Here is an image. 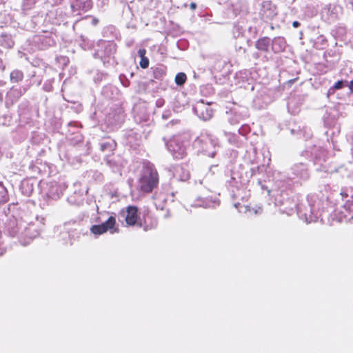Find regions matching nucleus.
<instances>
[{
    "mask_svg": "<svg viewBox=\"0 0 353 353\" xmlns=\"http://www.w3.org/2000/svg\"><path fill=\"white\" fill-rule=\"evenodd\" d=\"M220 204V201L216 196H199L194 201V203L191 204L192 207H201L203 208H215Z\"/></svg>",
    "mask_w": 353,
    "mask_h": 353,
    "instance_id": "nucleus-14",
    "label": "nucleus"
},
{
    "mask_svg": "<svg viewBox=\"0 0 353 353\" xmlns=\"http://www.w3.org/2000/svg\"><path fill=\"white\" fill-rule=\"evenodd\" d=\"M39 235V232L33 228L32 225L28 227L23 224L22 230L19 235V241L20 243L26 246L30 243L31 241Z\"/></svg>",
    "mask_w": 353,
    "mask_h": 353,
    "instance_id": "nucleus-11",
    "label": "nucleus"
},
{
    "mask_svg": "<svg viewBox=\"0 0 353 353\" xmlns=\"http://www.w3.org/2000/svg\"><path fill=\"white\" fill-rule=\"evenodd\" d=\"M158 174L154 165L150 162L143 164L139 186L142 192L149 193L158 184Z\"/></svg>",
    "mask_w": 353,
    "mask_h": 353,
    "instance_id": "nucleus-7",
    "label": "nucleus"
},
{
    "mask_svg": "<svg viewBox=\"0 0 353 353\" xmlns=\"http://www.w3.org/2000/svg\"><path fill=\"white\" fill-rule=\"evenodd\" d=\"M301 25V23L298 21H294L293 23H292V26L295 28L299 27Z\"/></svg>",
    "mask_w": 353,
    "mask_h": 353,
    "instance_id": "nucleus-53",
    "label": "nucleus"
},
{
    "mask_svg": "<svg viewBox=\"0 0 353 353\" xmlns=\"http://www.w3.org/2000/svg\"><path fill=\"white\" fill-rule=\"evenodd\" d=\"M91 8L90 0H74L71 4L73 12L76 11H87Z\"/></svg>",
    "mask_w": 353,
    "mask_h": 353,
    "instance_id": "nucleus-23",
    "label": "nucleus"
},
{
    "mask_svg": "<svg viewBox=\"0 0 353 353\" xmlns=\"http://www.w3.org/2000/svg\"><path fill=\"white\" fill-rule=\"evenodd\" d=\"M66 186L64 183H59L57 181H50L48 183L46 196L52 200H57L63 194Z\"/></svg>",
    "mask_w": 353,
    "mask_h": 353,
    "instance_id": "nucleus-10",
    "label": "nucleus"
},
{
    "mask_svg": "<svg viewBox=\"0 0 353 353\" xmlns=\"http://www.w3.org/2000/svg\"><path fill=\"white\" fill-rule=\"evenodd\" d=\"M270 102V99L266 96L262 94L256 97L254 100L255 105H259V108H264Z\"/></svg>",
    "mask_w": 353,
    "mask_h": 353,
    "instance_id": "nucleus-29",
    "label": "nucleus"
},
{
    "mask_svg": "<svg viewBox=\"0 0 353 353\" xmlns=\"http://www.w3.org/2000/svg\"><path fill=\"white\" fill-rule=\"evenodd\" d=\"M23 225V224L22 223L19 224L18 221L14 218L10 219L6 223V232L12 237L17 236L19 238V235L20 232L22 230Z\"/></svg>",
    "mask_w": 353,
    "mask_h": 353,
    "instance_id": "nucleus-18",
    "label": "nucleus"
},
{
    "mask_svg": "<svg viewBox=\"0 0 353 353\" xmlns=\"http://www.w3.org/2000/svg\"><path fill=\"white\" fill-rule=\"evenodd\" d=\"M260 14L264 19L271 20L277 14L276 7L270 1H265L262 4Z\"/></svg>",
    "mask_w": 353,
    "mask_h": 353,
    "instance_id": "nucleus-17",
    "label": "nucleus"
},
{
    "mask_svg": "<svg viewBox=\"0 0 353 353\" xmlns=\"http://www.w3.org/2000/svg\"><path fill=\"white\" fill-rule=\"evenodd\" d=\"M264 172H267V168L263 165L251 168L249 170L239 165L231 170L230 178L226 181V184L228 188L238 190L241 185L248 183L253 176Z\"/></svg>",
    "mask_w": 353,
    "mask_h": 353,
    "instance_id": "nucleus-2",
    "label": "nucleus"
},
{
    "mask_svg": "<svg viewBox=\"0 0 353 353\" xmlns=\"http://www.w3.org/2000/svg\"><path fill=\"white\" fill-rule=\"evenodd\" d=\"M35 74H36V72H33V74H32V77H34V76H35Z\"/></svg>",
    "mask_w": 353,
    "mask_h": 353,
    "instance_id": "nucleus-63",
    "label": "nucleus"
},
{
    "mask_svg": "<svg viewBox=\"0 0 353 353\" xmlns=\"http://www.w3.org/2000/svg\"><path fill=\"white\" fill-rule=\"evenodd\" d=\"M116 219L113 216H110L108 219L99 224L92 225L90 230L94 236H98L106 232L109 231L110 234L118 232V229L115 228Z\"/></svg>",
    "mask_w": 353,
    "mask_h": 353,
    "instance_id": "nucleus-8",
    "label": "nucleus"
},
{
    "mask_svg": "<svg viewBox=\"0 0 353 353\" xmlns=\"http://www.w3.org/2000/svg\"><path fill=\"white\" fill-rule=\"evenodd\" d=\"M125 120L124 112L121 108L111 110L106 116V122L112 127H117Z\"/></svg>",
    "mask_w": 353,
    "mask_h": 353,
    "instance_id": "nucleus-13",
    "label": "nucleus"
},
{
    "mask_svg": "<svg viewBox=\"0 0 353 353\" xmlns=\"http://www.w3.org/2000/svg\"><path fill=\"white\" fill-rule=\"evenodd\" d=\"M344 172H346L345 168L344 166H340L337 169L332 171V173L333 174L334 172H339L343 174Z\"/></svg>",
    "mask_w": 353,
    "mask_h": 353,
    "instance_id": "nucleus-46",
    "label": "nucleus"
},
{
    "mask_svg": "<svg viewBox=\"0 0 353 353\" xmlns=\"http://www.w3.org/2000/svg\"><path fill=\"white\" fill-rule=\"evenodd\" d=\"M291 188H276L274 185L272 190H268V194L273 193L274 203L279 207L281 212L288 215L292 214L294 210L297 211L298 203L294 199L290 196L288 190Z\"/></svg>",
    "mask_w": 353,
    "mask_h": 353,
    "instance_id": "nucleus-5",
    "label": "nucleus"
},
{
    "mask_svg": "<svg viewBox=\"0 0 353 353\" xmlns=\"http://www.w3.org/2000/svg\"><path fill=\"white\" fill-rule=\"evenodd\" d=\"M272 48L271 51L274 54L283 52L287 46L285 39L283 37H276L271 39Z\"/></svg>",
    "mask_w": 353,
    "mask_h": 353,
    "instance_id": "nucleus-19",
    "label": "nucleus"
},
{
    "mask_svg": "<svg viewBox=\"0 0 353 353\" xmlns=\"http://www.w3.org/2000/svg\"><path fill=\"white\" fill-rule=\"evenodd\" d=\"M343 208L345 217L347 218L350 221L353 220V201H347Z\"/></svg>",
    "mask_w": 353,
    "mask_h": 353,
    "instance_id": "nucleus-27",
    "label": "nucleus"
},
{
    "mask_svg": "<svg viewBox=\"0 0 353 353\" xmlns=\"http://www.w3.org/2000/svg\"><path fill=\"white\" fill-rule=\"evenodd\" d=\"M43 89L46 92H51V91H52L53 87H52V81L51 80L46 81L43 83Z\"/></svg>",
    "mask_w": 353,
    "mask_h": 353,
    "instance_id": "nucleus-41",
    "label": "nucleus"
},
{
    "mask_svg": "<svg viewBox=\"0 0 353 353\" xmlns=\"http://www.w3.org/2000/svg\"><path fill=\"white\" fill-rule=\"evenodd\" d=\"M20 189L23 194L30 196L33 192V185L29 180H24L21 181Z\"/></svg>",
    "mask_w": 353,
    "mask_h": 353,
    "instance_id": "nucleus-26",
    "label": "nucleus"
},
{
    "mask_svg": "<svg viewBox=\"0 0 353 353\" xmlns=\"http://www.w3.org/2000/svg\"><path fill=\"white\" fill-rule=\"evenodd\" d=\"M104 160L108 165H111V161L108 159V157H106Z\"/></svg>",
    "mask_w": 353,
    "mask_h": 353,
    "instance_id": "nucleus-57",
    "label": "nucleus"
},
{
    "mask_svg": "<svg viewBox=\"0 0 353 353\" xmlns=\"http://www.w3.org/2000/svg\"><path fill=\"white\" fill-rule=\"evenodd\" d=\"M216 166L217 165H211L210 169L212 170V168H216Z\"/></svg>",
    "mask_w": 353,
    "mask_h": 353,
    "instance_id": "nucleus-60",
    "label": "nucleus"
},
{
    "mask_svg": "<svg viewBox=\"0 0 353 353\" xmlns=\"http://www.w3.org/2000/svg\"><path fill=\"white\" fill-rule=\"evenodd\" d=\"M1 45L5 48H10L14 46V41L10 35L1 34V39L0 40Z\"/></svg>",
    "mask_w": 353,
    "mask_h": 353,
    "instance_id": "nucleus-32",
    "label": "nucleus"
},
{
    "mask_svg": "<svg viewBox=\"0 0 353 353\" xmlns=\"http://www.w3.org/2000/svg\"><path fill=\"white\" fill-rule=\"evenodd\" d=\"M193 110L197 116L203 121H208L212 117L213 111L210 107V103H204L203 100L197 102Z\"/></svg>",
    "mask_w": 353,
    "mask_h": 353,
    "instance_id": "nucleus-12",
    "label": "nucleus"
},
{
    "mask_svg": "<svg viewBox=\"0 0 353 353\" xmlns=\"http://www.w3.org/2000/svg\"><path fill=\"white\" fill-rule=\"evenodd\" d=\"M190 9L192 10H195L196 8V4L194 2H192L190 4Z\"/></svg>",
    "mask_w": 353,
    "mask_h": 353,
    "instance_id": "nucleus-55",
    "label": "nucleus"
},
{
    "mask_svg": "<svg viewBox=\"0 0 353 353\" xmlns=\"http://www.w3.org/2000/svg\"><path fill=\"white\" fill-rule=\"evenodd\" d=\"M348 81L347 80H339L337 82H336L333 86H332L329 90V94H332L336 90H340L344 88L345 86H347Z\"/></svg>",
    "mask_w": 353,
    "mask_h": 353,
    "instance_id": "nucleus-34",
    "label": "nucleus"
},
{
    "mask_svg": "<svg viewBox=\"0 0 353 353\" xmlns=\"http://www.w3.org/2000/svg\"><path fill=\"white\" fill-rule=\"evenodd\" d=\"M306 131V129L304 128V129H300V128H299V129L296 130V129H291V133L292 134H303V132H305Z\"/></svg>",
    "mask_w": 353,
    "mask_h": 353,
    "instance_id": "nucleus-44",
    "label": "nucleus"
},
{
    "mask_svg": "<svg viewBox=\"0 0 353 353\" xmlns=\"http://www.w3.org/2000/svg\"><path fill=\"white\" fill-rule=\"evenodd\" d=\"M340 196L341 197V200L346 199L348 197V194L346 192L345 190L342 189L341 192L339 193Z\"/></svg>",
    "mask_w": 353,
    "mask_h": 353,
    "instance_id": "nucleus-48",
    "label": "nucleus"
},
{
    "mask_svg": "<svg viewBox=\"0 0 353 353\" xmlns=\"http://www.w3.org/2000/svg\"><path fill=\"white\" fill-rule=\"evenodd\" d=\"M350 92L352 93H353V79L352 81H350V82H348V85H347Z\"/></svg>",
    "mask_w": 353,
    "mask_h": 353,
    "instance_id": "nucleus-51",
    "label": "nucleus"
},
{
    "mask_svg": "<svg viewBox=\"0 0 353 353\" xmlns=\"http://www.w3.org/2000/svg\"><path fill=\"white\" fill-rule=\"evenodd\" d=\"M193 145L199 153L209 157H214L220 146L218 139L208 131H203L194 141Z\"/></svg>",
    "mask_w": 353,
    "mask_h": 353,
    "instance_id": "nucleus-4",
    "label": "nucleus"
},
{
    "mask_svg": "<svg viewBox=\"0 0 353 353\" xmlns=\"http://www.w3.org/2000/svg\"><path fill=\"white\" fill-rule=\"evenodd\" d=\"M8 194L6 187L0 183V205L4 204L8 201Z\"/></svg>",
    "mask_w": 353,
    "mask_h": 353,
    "instance_id": "nucleus-36",
    "label": "nucleus"
},
{
    "mask_svg": "<svg viewBox=\"0 0 353 353\" xmlns=\"http://www.w3.org/2000/svg\"><path fill=\"white\" fill-rule=\"evenodd\" d=\"M79 45L83 50L91 49L93 47V42L85 37L81 35Z\"/></svg>",
    "mask_w": 353,
    "mask_h": 353,
    "instance_id": "nucleus-35",
    "label": "nucleus"
},
{
    "mask_svg": "<svg viewBox=\"0 0 353 353\" xmlns=\"http://www.w3.org/2000/svg\"><path fill=\"white\" fill-rule=\"evenodd\" d=\"M90 23L93 26H97L98 24V23H99V20L96 17H91V22Z\"/></svg>",
    "mask_w": 353,
    "mask_h": 353,
    "instance_id": "nucleus-49",
    "label": "nucleus"
},
{
    "mask_svg": "<svg viewBox=\"0 0 353 353\" xmlns=\"http://www.w3.org/2000/svg\"><path fill=\"white\" fill-rule=\"evenodd\" d=\"M30 85L19 88L12 86L7 92V101H10L11 103L17 102L28 91Z\"/></svg>",
    "mask_w": 353,
    "mask_h": 353,
    "instance_id": "nucleus-15",
    "label": "nucleus"
},
{
    "mask_svg": "<svg viewBox=\"0 0 353 353\" xmlns=\"http://www.w3.org/2000/svg\"><path fill=\"white\" fill-rule=\"evenodd\" d=\"M255 48L260 52H264V59L268 60V54L271 51L272 41L271 39L268 37H263L256 41L254 44Z\"/></svg>",
    "mask_w": 353,
    "mask_h": 353,
    "instance_id": "nucleus-16",
    "label": "nucleus"
},
{
    "mask_svg": "<svg viewBox=\"0 0 353 353\" xmlns=\"http://www.w3.org/2000/svg\"><path fill=\"white\" fill-rule=\"evenodd\" d=\"M67 201L69 203L72 205H79L81 199V198L76 199L75 195H71L68 197Z\"/></svg>",
    "mask_w": 353,
    "mask_h": 353,
    "instance_id": "nucleus-40",
    "label": "nucleus"
},
{
    "mask_svg": "<svg viewBox=\"0 0 353 353\" xmlns=\"http://www.w3.org/2000/svg\"><path fill=\"white\" fill-rule=\"evenodd\" d=\"M157 105H158L159 106V105H161V102L157 101Z\"/></svg>",
    "mask_w": 353,
    "mask_h": 353,
    "instance_id": "nucleus-62",
    "label": "nucleus"
},
{
    "mask_svg": "<svg viewBox=\"0 0 353 353\" xmlns=\"http://www.w3.org/2000/svg\"><path fill=\"white\" fill-rule=\"evenodd\" d=\"M320 201L316 195L307 196L305 203H299L297 214L305 223L316 221L320 216Z\"/></svg>",
    "mask_w": 353,
    "mask_h": 353,
    "instance_id": "nucleus-3",
    "label": "nucleus"
},
{
    "mask_svg": "<svg viewBox=\"0 0 353 353\" xmlns=\"http://www.w3.org/2000/svg\"><path fill=\"white\" fill-rule=\"evenodd\" d=\"M305 155H310L312 160L315 164H322V162L325 161L326 151L321 146L314 145L312 146H307L305 151L303 152ZM304 155V154H303Z\"/></svg>",
    "mask_w": 353,
    "mask_h": 353,
    "instance_id": "nucleus-9",
    "label": "nucleus"
},
{
    "mask_svg": "<svg viewBox=\"0 0 353 353\" xmlns=\"http://www.w3.org/2000/svg\"><path fill=\"white\" fill-rule=\"evenodd\" d=\"M257 183L261 185V189L267 188L264 185L262 184L261 179L260 178L256 179Z\"/></svg>",
    "mask_w": 353,
    "mask_h": 353,
    "instance_id": "nucleus-52",
    "label": "nucleus"
},
{
    "mask_svg": "<svg viewBox=\"0 0 353 353\" xmlns=\"http://www.w3.org/2000/svg\"><path fill=\"white\" fill-rule=\"evenodd\" d=\"M138 209L136 206L129 205L126 208L125 220L128 225H134L137 220Z\"/></svg>",
    "mask_w": 353,
    "mask_h": 353,
    "instance_id": "nucleus-21",
    "label": "nucleus"
},
{
    "mask_svg": "<svg viewBox=\"0 0 353 353\" xmlns=\"http://www.w3.org/2000/svg\"><path fill=\"white\" fill-rule=\"evenodd\" d=\"M23 79V73L19 70H14L10 72V80L11 83H19Z\"/></svg>",
    "mask_w": 353,
    "mask_h": 353,
    "instance_id": "nucleus-31",
    "label": "nucleus"
},
{
    "mask_svg": "<svg viewBox=\"0 0 353 353\" xmlns=\"http://www.w3.org/2000/svg\"><path fill=\"white\" fill-rule=\"evenodd\" d=\"M33 41L38 44V48L40 50H45L46 48L51 46L54 43L52 39L43 35L34 36Z\"/></svg>",
    "mask_w": 353,
    "mask_h": 353,
    "instance_id": "nucleus-22",
    "label": "nucleus"
},
{
    "mask_svg": "<svg viewBox=\"0 0 353 353\" xmlns=\"http://www.w3.org/2000/svg\"><path fill=\"white\" fill-rule=\"evenodd\" d=\"M252 150H253V152L256 154V148H254Z\"/></svg>",
    "mask_w": 353,
    "mask_h": 353,
    "instance_id": "nucleus-59",
    "label": "nucleus"
},
{
    "mask_svg": "<svg viewBox=\"0 0 353 353\" xmlns=\"http://www.w3.org/2000/svg\"><path fill=\"white\" fill-rule=\"evenodd\" d=\"M101 94L107 99H112L118 94V89L112 85H107L103 88Z\"/></svg>",
    "mask_w": 353,
    "mask_h": 353,
    "instance_id": "nucleus-25",
    "label": "nucleus"
},
{
    "mask_svg": "<svg viewBox=\"0 0 353 353\" xmlns=\"http://www.w3.org/2000/svg\"><path fill=\"white\" fill-rule=\"evenodd\" d=\"M225 136L227 137L228 141L231 144L239 146L243 140L240 138L239 134H234V133H225Z\"/></svg>",
    "mask_w": 353,
    "mask_h": 353,
    "instance_id": "nucleus-30",
    "label": "nucleus"
},
{
    "mask_svg": "<svg viewBox=\"0 0 353 353\" xmlns=\"http://www.w3.org/2000/svg\"><path fill=\"white\" fill-rule=\"evenodd\" d=\"M165 141L168 151L174 159H182L187 155V149L190 145V141L186 135H174L168 141Z\"/></svg>",
    "mask_w": 353,
    "mask_h": 353,
    "instance_id": "nucleus-6",
    "label": "nucleus"
},
{
    "mask_svg": "<svg viewBox=\"0 0 353 353\" xmlns=\"http://www.w3.org/2000/svg\"><path fill=\"white\" fill-rule=\"evenodd\" d=\"M186 79L187 76L184 72H179L175 77V83L177 85H183Z\"/></svg>",
    "mask_w": 353,
    "mask_h": 353,
    "instance_id": "nucleus-38",
    "label": "nucleus"
},
{
    "mask_svg": "<svg viewBox=\"0 0 353 353\" xmlns=\"http://www.w3.org/2000/svg\"><path fill=\"white\" fill-rule=\"evenodd\" d=\"M206 88H209V89H210V90H211V89H212V87H211V86H210V85H207V86H206Z\"/></svg>",
    "mask_w": 353,
    "mask_h": 353,
    "instance_id": "nucleus-61",
    "label": "nucleus"
},
{
    "mask_svg": "<svg viewBox=\"0 0 353 353\" xmlns=\"http://www.w3.org/2000/svg\"><path fill=\"white\" fill-rule=\"evenodd\" d=\"M117 147V143L114 139L107 138L103 139L99 143L100 150L103 152H112Z\"/></svg>",
    "mask_w": 353,
    "mask_h": 353,
    "instance_id": "nucleus-24",
    "label": "nucleus"
},
{
    "mask_svg": "<svg viewBox=\"0 0 353 353\" xmlns=\"http://www.w3.org/2000/svg\"><path fill=\"white\" fill-rule=\"evenodd\" d=\"M252 56L256 59H258L260 57V54L259 52H254Z\"/></svg>",
    "mask_w": 353,
    "mask_h": 353,
    "instance_id": "nucleus-56",
    "label": "nucleus"
},
{
    "mask_svg": "<svg viewBox=\"0 0 353 353\" xmlns=\"http://www.w3.org/2000/svg\"><path fill=\"white\" fill-rule=\"evenodd\" d=\"M241 209L239 210V212H242V209H244L245 213H249L250 215L252 214H261L263 212V209L261 206L256 205L253 208L248 205L240 206Z\"/></svg>",
    "mask_w": 353,
    "mask_h": 353,
    "instance_id": "nucleus-28",
    "label": "nucleus"
},
{
    "mask_svg": "<svg viewBox=\"0 0 353 353\" xmlns=\"http://www.w3.org/2000/svg\"><path fill=\"white\" fill-rule=\"evenodd\" d=\"M236 117H237V116L235 114V115L234 116V117H232V118L230 119V122L232 124L237 123H239V120H237V119H236Z\"/></svg>",
    "mask_w": 353,
    "mask_h": 353,
    "instance_id": "nucleus-50",
    "label": "nucleus"
},
{
    "mask_svg": "<svg viewBox=\"0 0 353 353\" xmlns=\"http://www.w3.org/2000/svg\"><path fill=\"white\" fill-rule=\"evenodd\" d=\"M266 172L268 181H272L276 188H292L293 185L310 178L307 165L303 163L294 164L287 174L277 170H267Z\"/></svg>",
    "mask_w": 353,
    "mask_h": 353,
    "instance_id": "nucleus-1",
    "label": "nucleus"
},
{
    "mask_svg": "<svg viewBox=\"0 0 353 353\" xmlns=\"http://www.w3.org/2000/svg\"><path fill=\"white\" fill-rule=\"evenodd\" d=\"M250 127L247 124H242L241 128L238 130L239 135H241L244 139H245V136L250 133Z\"/></svg>",
    "mask_w": 353,
    "mask_h": 353,
    "instance_id": "nucleus-39",
    "label": "nucleus"
},
{
    "mask_svg": "<svg viewBox=\"0 0 353 353\" xmlns=\"http://www.w3.org/2000/svg\"><path fill=\"white\" fill-rule=\"evenodd\" d=\"M119 80H120V81H121V84H122L124 87L127 88V87H128V86L130 85V81H129V79L125 77V75H124V74H120V75H119Z\"/></svg>",
    "mask_w": 353,
    "mask_h": 353,
    "instance_id": "nucleus-42",
    "label": "nucleus"
},
{
    "mask_svg": "<svg viewBox=\"0 0 353 353\" xmlns=\"http://www.w3.org/2000/svg\"><path fill=\"white\" fill-rule=\"evenodd\" d=\"M294 102H295V99L294 97H290L289 99L288 102V108L289 111L290 110V109L294 105Z\"/></svg>",
    "mask_w": 353,
    "mask_h": 353,
    "instance_id": "nucleus-45",
    "label": "nucleus"
},
{
    "mask_svg": "<svg viewBox=\"0 0 353 353\" xmlns=\"http://www.w3.org/2000/svg\"><path fill=\"white\" fill-rule=\"evenodd\" d=\"M176 172L179 174L177 178L181 181H186L190 178L189 172L182 167H177L176 168Z\"/></svg>",
    "mask_w": 353,
    "mask_h": 353,
    "instance_id": "nucleus-33",
    "label": "nucleus"
},
{
    "mask_svg": "<svg viewBox=\"0 0 353 353\" xmlns=\"http://www.w3.org/2000/svg\"><path fill=\"white\" fill-rule=\"evenodd\" d=\"M99 218H97V219L95 220V222H99Z\"/></svg>",
    "mask_w": 353,
    "mask_h": 353,
    "instance_id": "nucleus-64",
    "label": "nucleus"
},
{
    "mask_svg": "<svg viewBox=\"0 0 353 353\" xmlns=\"http://www.w3.org/2000/svg\"><path fill=\"white\" fill-rule=\"evenodd\" d=\"M162 118L163 119H168L169 118V112H168L163 113Z\"/></svg>",
    "mask_w": 353,
    "mask_h": 353,
    "instance_id": "nucleus-54",
    "label": "nucleus"
},
{
    "mask_svg": "<svg viewBox=\"0 0 353 353\" xmlns=\"http://www.w3.org/2000/svg\"><path fill=\"white\" fill-rule=\"evenodd\" d=\"M234 206H235L236 208H238L239 206H240V204L239 203H235Z\"/></svg>",
    "mask_w": 353,
    "mask_h": 353,
    "instance_id": "nucleus-58",
    "label": "nucleus"
},
{
    "mask_svg": "<svg viewBox=\"0 0 353 353\" xmlns=\"http://www.w3.org/2000/svg\"><path fill=\"white\" fill-rule=\"evenodd\" d=\"M165 74V70L163 67H157L153 69V77L156 79H162Z\"/></svg>",
    "mask_w": 353,
    "mask_h": 353,
    "instance_id": "nucleus-37",
    "label": "nucleus"
},
{
    "mask_svg": "<svg viewBox=\"0 0 353 353\" xmlns=\"http://www.w3.org/2000/svg\"><path fill=\"white\" fill-rule=\"evenodd\" d=\"M117 51V45L114 43L108 42L104 44L103 55H101V59L105 63L109 62L110 59L113 57Z\"/></svg>",
    "mask_w": 353,
    "mask_h": 353,
    "instance_id": "nucleus-20",
    "label": "nucleus"
},
{
    "mask_svg": "<svg viewBox=\"0 0 353 353\" xmlns=\"http://www.w3.org/2000/svg\"><path fill=\"white\" fill-rule=\"evenodd\" d=\"M146 50L144 48H141L138 50V55L142 59V57H146Z\"/></svg>",
    "mask_w": 353,
    "mask_h": 353,
    "instance_id": "nucleus-47",
    "label": "nucleus"
},
{
    "mask_svg": "<svg viewBox=\"0 0 353 353\" xmlns=\"http://www.w3.org/2000/svg\"><path fill=\"white\" fill-rule=\"evenodd\" d=\"M139 65L143 69L147 68L149 66V59L147 57H142L139 62Z\"/></svg>",
    "mask_w": 353,
    "mask_h": 353,
    "instance_id": "nucleus-43",
    "label": "nucleus"
}]
</instances>
